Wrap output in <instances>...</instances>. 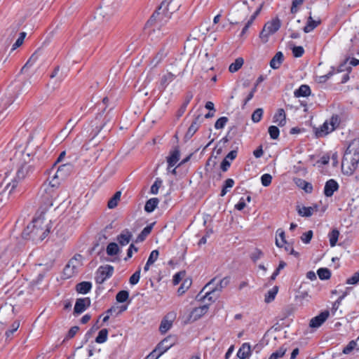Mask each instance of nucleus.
<instances>
[{
	"label": "nucleus",
	"mask_w": 359,
	"mask_h": 359,
	"mask_svg": "<svg viewBox=\"0 0 359 359\" xmlns=\"http://www.w3.org/2000/svg\"><path fill=\"white\" fill-rule=\"evenodd\" d=\"M251 355L250 345L248 343H244L237 352V356L240 359H246Z\"/></svg>",
	"instance_id": "5701e85b"
},
{
	"label": "nucleus",
	"mask_w": 359,
	"mask_h": 359,
	"mask_svg": "<svg viewBox=\"0 0 359 359\" xmlns=\"http://www.w3.org/2000/svg\"><path fill=\"white\" fill-rule=\"evenodd\" d=\"M159 255V252L157 250H154L149 255V257L147 259L149 264H154L158 259Z\"/></svg>",
	"instance_id": "680f3d73"
},
{
	"label": "nucleus",
	"mask_w": 359,
	"mask_h": 359,
	"mask_svg": "<svg viewBox=\"0 0 359 359\" xmlns=\"http://www.w3.org/2000/svg\"><path fill=\"white\" fill-rule=\"evenodd\" d=\"M243 65V60L241 57L237 58L234 62L229 65V70L230 72H237Z\"/></svg>",
	"instance_id": "ea45409f"
},
{
	"label": "nucleus",
	"mask_w": 359,
	"mask_h": 359,
	"mask_svg": "<svg viewBox=\"0 0 359 359\" xmlns=\"http://www.w3.org/2000/svg\"><path fill=\"white\" fill-rule=\"evenodd\" d=\"M347 61H348V59H346L341 64H340V65L338 67V68L337 69V73L344 72L346 70L350 71L351 67L350 66H348V67L347 66Z\"/></svg>",
	"instance_id": "338daca9"
},
{
	"label": "nucleus",
	"mask_w": 359,
	"mask_h": 359,
	"mask_svg": "<svg viewBox=\"0 0 359 359\" xmlns=\"http://www.w3.org/2000/svg\"><path fill=\"white\" fill-rule=\"evenodd\" d=\"M208 310V305L205 304L203 306H198L193 309L191 312L190 318H193L194 320H196L205 315Z\"/></svg>",
	"instance_id": "6ab92c4d"
},
{
	"label": "nucleus",
	"mask_w": 359,
	"mask_h": 359,
	"mask_svg": "<svg viewBox=\"0 0 359 359\" xmlns=\"http://www.w3.org/2000/svg\"><path fill=\"white\" fill-rule=\"evenodd\" d=\"M359 282V271L355 273L351 277L346 280V283L349 285H355Z\"/></svg>",
	"instance_id": "e2e57ef3"
},
{
	"label": "nucleus",
	"mask_w": 359,
	"mask_h": 359,
	"mask_svg": "<svg viewBox=\"0 0 359 359\" xmlns=\"http://www.w3.org/2000/svg\"><path fill=\"white\" fill-rule=\"evenodd\" d=\"M339 184L334 179H330L325 182L323 193L326 197H331L339 189Z\"/></svg>",
	"instance_id": "4468645a"
},
{
	"label": "nucleus",
	"mask_w": 359,
	"mask_h": 359,
	"mask_svg": "<svg viewBox=\"0 0 359 359\" xmlns=\"http://www.w3.org/2000/svg\"><path fill=\"white\" fill-rule=\"evenodd\" d=\"M91 288L92 284L88 281L79 283L76 286V291L80 294H87L90 291Z\"/></svg>",
	"instance_id": "bb28decb"
},
{
	"label": "nucleus",
	"mask_w": 359,
	"mask_h": 359,
	"mask_svg": "<svg viewBox=\"0 0 359 359\" xmlns=\"http://www.w3.org/2000/svg\"><path fill=\"white\" fill-rule=\"evenodd\" d=\"M276 233H278L279 238H276V245L278 248H282L285 244H287L285 232L282 229H278Z\"/></svg>",
	"instance_id": "c9c22d12"
},
{
	"label": "nucleus",
	"mask_w": 359,
	"mask_h": 359,
	"mask_svg": "<svg viewBox=\"0 0 359 359\" xmlns=\"http://www.w3.org/2000/svg\"><path fill=\"white\" fill-rule=\"evenodd\" d=\"M356 341L352 340L346 346H345L343 349V353L349 354L356 346Z\"/></svg>",
	"instance_id": "5fc2aeb1"
},
{
	"label": "nucleus",
	"mask_w": 359,
	"mask_h": 359,
	"mask_svg": "<svg viewBox=\"0 0 359 359\" xmlns=\"http://www.w3.org/2000/svg\"><path fill=\"white\" fill-rule=\"evenodd\" d=\"M192 97H193V95L191 93H189L187 95L185 101L184 102V103L181 106L180 109H179V111H178L179 116H182L184 113L186 108H187V105L189 104V102L191 101V100L192 99Z\"/></svg>",
	"instance_id": "a18cd8bd"
},
{
	"label": "nucleus",
	"mask_w": 359,
	"mask_h": 359,
	"mask_svg": "<svg viewBox=\"0 0 359 359\" xmlns=\"http://www.w3.org/2000/svg\"><path fill=\"white\" fill-rule=\"evenodd\" d=\"M317 274L320 280H328L331 277V271L327 268H320Z\"/></svg>",
	"instance_id": "e433bc0d"
},
{
	"label": "nucleus",
	"mask_w": 359,
	"mask_h": 359,
	"mask_svg": "<svg viewBox=\"0 0 359 359\" xmlns=\"http://www.w3.org/2000/svg\"><path fill=\"white\" fill-rule=\"evenodd\" d=\"M278 287L277 286H274L271 290H269L265 295L264 301L266 303H270L273 301L276 294L278 293Z\"/></svg>",
	"instance_id": "58836bf2"
},
{
	"label": "nucleus",
	"mask_w": 359,
	"mask_h": 359,
	"mask_svg": "<svg viewBox=\"0 0 359 359\" xmlns=\"http://www.w3.org/2000/svg\"><path fill=\"white\" fill-rule=\"evenodd\" d=\"M228 122V118L226 116L220 117L217 120V121L215 123V128L216 129H222L223 128L226 123Z\"/></svg>",
	"instance_id": "3c124183"
},
{
	"label": "nucleus",
	"mask_w": 359,
	"mask_h": 359,
	"mask_svg": "<svg viewBox=\"0 0 359 359\" xmlns=\"http://www.w3.org/2000/svg\"><path fill=\"white\" fill-rule=\"evenodd\" d=\"M263 116V109L262 108H258L254 111L252 114V120L254 123H258L262 119Z\"/></svg>",
	"instance_id": "de8ad7c7"
},
{
	"label": "nucleus",
	"mask_w": 359,
	"mask_h": 359,
	"mask_svg": "<svg viewBox=\"0 0 359 359\" xmlns=\"http://www.w3.org/2000/svg\"><path fill=\"white\" fill-rule=\"evenodd\" d=\"M22 162L17 171L15 178L8 184L7 188L11 187L10 192L14 190L18 184L22 182L26 177L29 176L34 169V163H32V159L29 154H22Z\"/></svg>",
	"instance_id": "7ed1b4c3"
},
{
	"label": "nucleus",
	"mask_w": 359,
	"mask_h": 359,
	"mask_svg": "<svg viewBox=\"0 0 359 359\" xmlns=\"http://www.w3.org/2000/svg\"><path fill=\"white\" fill-rule=\"evenodd\" d=\"M172 325V320H168L165 318L162 320V321L160 324L159 331L162 334H164L171 328Z\"/></svg>",
	"instance_id": "4c0bfd02"
},
{
	"label": "nucleus",
	"mask_w": 359,
	"mask_h": 359,
	"mask_svg": "<svg viewBox=\"0 0 359 359\" xmlns=\"http://www.w3.org/2000/svg\"><path fill=\"white\" fill-rule=\"evenodd\" d=\"M114 271V266L111 265L100 266L95 273L96 283L102 284L107 279L112 276Z\"/></svg>",
	"instance_id": "6e6552de"
},
{
	"label": "nucleus",
	"mask_w": 359,
	"mask_h": 359,
	"mask_svg": "<svg viewBox=\"0 0 359 359\" xmlns=\"http://www.w3.org/2000/svg\"><path fill=\"white\" fill-rule=\"evenodd\" d=\"M229 283H230V278L226 276V277H224V278L221 279L216 284L215 283V285H212V287L214 288V290H216L217 292H218L219 294V292L224 288L227 287V285L229 284Z\"/></svg>",
	"instance_id": "c756f323"
},
{
	"label": "nucleus",
	"mask_w": 359,
	"mask_h": 359,
	"mask_svg": "<svg viewBox=\"0 0 359 359\" xmlns=\"http://www.w3.org/2000/svg\"><path fill=\"white\" fill-rule=\"evenodd\" d=\"M216 279V278H212L205 285L202 292L206 289H208V290L205 292V295L201 298V299H208L210 303H212L218 298L219 294L217 292L216 290H214V288L212 287V285H215Z\"/></svg>",
	"instance_id": "1a4fd4ad"
},
{
	"label": "nucleus",
	"mask_w": 359,
	"mask_h": 359,
	"mask_svg": "<svg viewBox=\"0 0 359 359\" xmlns=\"http://www.w3.org/2000/svg\"><path fill=\"white\" fill-rule=\"evenodd\" d=\"M284 60V55L282 52L279 51L276 53L270 61V67L273 69H278Z\"/></svg>",
	"instance_id": "b1692460"
},
{
	"label": "nucleus",
	"mask_w": 359,
	"mask_h": 359,
	"mask_svg": "<svg viewBox=\"0 0 359 359\" xmlns=\"http://www.w3.org/2000/svg\"><path fill=\"white\" fill-rule=\"evenodd\" d=\"M359 163V149L352 147L349 144L346 149L342 161L341 170L344 175H351L358 168Z\"/></svg>",
	"instance_id": "f03ea898"
},
{
	"label": "nucleus",
	"mask_w": 359,
	"mask_h": 359,
	"mask_svg": "<svg viewBox=\"0 0 359 359\" xmlns=\"http://www.w3.org/2000/svg\"><path fill=\"white\" fill-rule=\"evenodd\" d=\"M273 122L279 126H284L286 123V115L283 109H278L273 118Z\"/></svg>",
	"instance_id": "4be33fe9"
},
{
	"label": "nucleus",
	"mask_w": 359,
	"mask_h": 359,
	"mask_svg": "<svg viewBox=\"0 0 359 359\" xmlns=\"http://www.w3.org/2000/svg\"><path fill=\"white\" fill-rule=\"evenodd\" d=\"M83 257L79 255H75L69 259L63 270V274L65 278H70L78 273L79 269L82 266Z\"/></svg>",
	"instance_id": "423d86ee"
},
{
	"label": "nucleus",
	"mask_w": 359,
	"mask_h": 359,
	"mask_svg": "<svg viewBox=\"0 0 359 359\" xmlns=\"http://www.w3.org/2000/svg\"><path fill=\"white\" fill-rule=\"evenodd\" d=\"M67 76V71L60 69V66H56L50 74V79L56 78L55 81L60 84Z\"/></svg>",
	"instance_id": "aec40b11"
},
{
	"label": "nucleus",
	"mask_w": 359,
	"mask_h": 359,
	"mask_svg": "<svg viewBox=\"0 0 359 359\" xmlns=\"http://www.w3.org/2000/svg\"><path fill=\"white\" fill-rule=\"evenodd\" d=\"M50 232V226L46 222L43 217L33 219L22 231V236L25 239H31L37 243L42 241Z\"/></svg>",
	"instance_id": "f257e3e1"
},
{
	"label": "nucleus",
	"mask_w": 359,
	"mask_h": 359,
	"mask_svg": "<svg viewBox=\"0 0 359 359\" xmlns=\"http://www.w3.org/2000/svg\"><path fill=\"white\" fill-rule=\"evenodd\" d=\"M129 297V292L126 290H121L116 294V299L119 303L125 302Z\"/></svg>",
	"instance_id": "c03bdc74"
},
{
	"label": "nucleus",
	"mask_w": 359,
	"mask_h": 359,
	"mask_svg": "<svg viewBox=\"0 0 359 359\" xmlns=\"http://www.w3.org/2000/svg\"><path fill=\"white\" fill-rule=\"evenodd\" d=\"M38 60V54L36 52L33 53L32 56L29 57L28 61L25 63V65L22 68V70H24L25 69L29 68L32 67L36 61Z\"/></svg>",
	"instance_id": "8fccbe9b"
},
{
	"label": "nucleus",
	"mask_w": 359,
	"mask_h": 359,
	"mask_svg": "<svg viewBox=\"0 0 359 359\" xmlns=\"http://www.w3.org/2000/svg\"><path fill=\"white\" fill-rule=\"evenodd\" d=\"M304 0H292L290 11L292 13H296L298 11L297 6L302 5Z\"/></svg>",
	"instance_id": "69168bd1"
},
{
	"label": "nucleus",
	"mask_w": 359,
	"mask_h": 359,
	"mask_svg": "<svg viewBox=\"0 0 359 359\" xmlns=\"http://www.w3.org/2000/svg\"><path fill=\"white\" fill-rule=\"evenodd\" d=\"M329 316L330 312L327 310L321 312L319 315L311 320L309 323L310 327L313 328L319 327L327 319Z\"/></svg>",
	"instance_id": "f8f14e48"
},
{
	"label": "nucleus",
	"mask_w": 359,
	"mask_h": 359,
	"mask_svg": "<svg viewBox=\"0 0 359 359\" xmlns=\"http://www.w3.org/2000/svg\"><path fill=\"white\" fill-rule=\"evenodd\" d=\"M25 36H26V33L25 32H21L20 34V36L18 37V39L13 43V47H12V50H15L17 48L20 47L23 43V41H24V39H25Z\"/></svg>",
	"instance_id": "603ef678"
},
{
	"label": "nucleus",
	"mask_w": 359,
	"mask_h": 359,
	"mask_svg": "<svg viewBox=\"0 0 359 359\" xmlns=\"http://www.w3.org/2000/svg\"><path fill=\"white\" fill-rule=\"evenodd\" d=\"M73 170V165L71 163L62 164L57 168L55 174V178H58L60 180L66 179Z\"/></svg>",
	"instance_id": "9d476101"
},
{
	"label": "nucleus",
	"mask_w": 359,
	"mask_h": 359,
	"mask_svg": "<svg viewBox=\"0 0 359 359\" xmlns=\"http://www.w3.org/2000/svg\"><path fill=\"white\" fill-rule=\"evenodd\" d=\"M180 158V152L178 148H175L170 153V156L167 158V162L168 164V169L173 167L179 161Z\"/></svg>",
	"instance_id": "a211bd4d"
},
{
	"label": "nucleus",
	"mask_w": 359,
	"mask_h": 359,
	"mask_svg": "<svg viewBox=\"0 0 359 359\" xmlns=\"http://www.w3.org/2000/svg\"><path fill=\"white\" fill-rule=\"evenodd\" d=\"M262 6H263V4H261L259 6V7L256 9L255 13L251 15L250 20H248V21L247 22V23L245 24V25L244 26V27L243 28V29L241 31V36L244 35L247 32L248 28L252 24L253 21L256 19L257 15L259 14L262 8Z\"/></svg>",
	"instance_id": "a878e982"
},
{
	"label": "nucleus",
	"mask_w": 359,
	"mask_h": 359,
	"mask_svg": "<svg viewBox=\"0 0 359 359\" xmlns=\"http://www.w3.org/2000/svg\"><path fill=\"white\" fill-rule=\"evenodd\" d=\"M191 285V281L186 280L183 282V283L178 288L177 292L179 294H182L185 292V291Z\"/></svg>",
	"instance_id": "052dcab7"
},
{
	"label": "nucleus",
	"mask_w": 359,
	"mask_h": 359,
	"mask_svg": "<svg viewBox=\"0 0 359 359\" xmlns=\"http://www.w3.org/2000/svg\"><path fill=\"white\" fill-rule=\"evenodd\" d=\"M334 67H332V70L330 71L327 74L320 76L319 77V81L320 82H325L327 79H329L334 73Z\"/></svg>",
	"instance_id": "774afa93"
},
{
	"label": "nucleus",
	"mask_w": 359,
	"mask_h": 359,
	"mask_svg": "<svg viewBox=\"0 0 359 359\" xmlns=\"http://www.w3.org/2000/svg\"><path fill=\"white\" fill-rule=\"evenodd\" d=\"M321 21L320 20H313L310 15L307 19L306 25L304 27L303 30L305 33H309L312 32L316 27H317Z\"/></svg>",
	"instance_id": "393cba45"
},
{
	"label": "nucleus",
	"mask_w": 359,
	"mask_h": 359,
	"mask_svg": "<svg viewBox=\"0 0 359 359\" xmlns=\"http://www.w3.org/2000/svg\"><path fill=\"white\" fill-rule=\"evenodd\" d=\"M312 237L313 231L311 230H309L302 235L301 240L302 241L303 243L307 244L310 243Z\"/></svg>",
	"instance_id": "864d4df0"
},
{
	"label": "nucleus",
	"mask_w": 359,
	"mask_h": 359,
	"mask_svg": "<svg viewBox=\"0 0 359 359\" xmlns=\"http://www.w3.org/2000/svg\"><path fill=\"white\" fill-rule=\"evenodd\" d=\"M175 344V341L171 336L165 337L162 340L156 347V351H158L159 355L163 354L169 348Z\"/></svg>",
	"instance_id": "ddd939ff"
},
{
	"label": "nucleus",
	"mask_w": 359,
	"mask_h": 359,
	"mask_svg": "<svg viewBox=\"0 0 359 359\" xmlns=\"http://www.w3.org/2000/svg\"><path fill=\"white\" fill-rule=\"evenodd\" d=\"M162 181L159 179H156L154 183L151 187V193L152 194H157L158 192V189L161 186Z\"/></svg>",
	"instance_id": "13d9d810"
},
{
	"label": "nucleus",
	"mask_w": 359,
	"mask_h": 359,
	"mask_svg": "<svg viewBox=\"0 0 359 359\" xmlns=\"http://www.w3.org/2000/svg\"><path fill=\"white\" fill-rule=\"evenodd\" d=\"M304 53V50L302 46H294L292 48V54L296 57H302Z\"/></svg>",
	"instance_id": "0e129e2a"
},
{
	"label": "nucleus",
	"mask_w": 359,
	"mask_h": 359,
	"mask_svg": "<svg viewBox=\"0 0 359 359\" xmlns=\"http://www.w3.org/2000/svg\"><path fill=\"white\" fill-rule=\"evenodd\" d=\"M269 134L270 137L272 140H276L279 137L280 130L278 127L275 126H271L268 129Z\"/></svg>",
	"instance_id": "49530a36"
},
{
	"label": "nucleus",
	"mask_w": 359,
	"mask_h": 359,
	"mask_svg": "<svg viewBox=\"0 0 359 359\" xmlns=\"http://www.w3.org/2000/svg\"><path fill=\"white\" fill-rule=\"evenodd\" d=\"M318 209V206L315 205L313 207H306L302 206L300 207L298 205L297 207L298 214L302 217H311L314 212H317Z\"/></svg>",
	"instance_id": "f3484780"
},
{
	"label": "nucleus",
	"mask_w": 359,
	"mask_h": 359,
	"mask_svg": "<svg viewBox=\"0 0 359 359\" xmlns=\"http://www.w3.org/2000/svg\"><path fill=\"white\" fill-rule=\"evenodd\" d=\"M172 0H163L158 9L152 14L149 20L147 21L148 25H152L157 20L162 21L164 18H169L168 14L172 13L177 10L180 6L172 7L171 3Z\"/></svg>",
	"instance_id": "20e7f679"
},
{
	"label": "nucleus",
	"mask_w": 359,
	"mask_h": 359,
	"mask_svg": "<svg viewBox=\"0 0 359 359\" xmlns=\"http://www.w3.org/2000/svg\"><path fill=\"white\" fill-rule=\"evenodd\" d=\"M203 121V118L201 115L197 116L191 123V126L188 128L186 136L192 137L194 133L198 130L201 123Z\"/></svg>",
	"instance_id": "412c9836"
},
{
	"label": "nucleus",
	"mask_w": 359,
	"mask_h": 359,
	"mask_svg": "<svg viewBox=\"0 0 359 359\" xmlns=\"http://www.w3.org/2000/svg\"><path fill=\"white\" fill-rule=\"evenodd\" d=\"M334 130L333 127H330L328 121H326L322 126L314 128L315 135L316 137H323Z\"/></svg>",
	"instance_id": "2eb2a0df"
},
{
	"label": "nucleus",
	"mask_w": 359,
	"mask_h": 359,
	"mask_svg": "<svg viewBox=\"0 0 359 359\" xmlns=\"http://www.w3.org/2000/svg\"><path fill=\"white\" fill-rule=\"evenodd\" d=\"M40 198L44 206L47 209L53 205V201L57 197L58 194L56 190L53 189L50 184H43L39 191Z\"/></svg>",
	"instance_id": "39448f33"
},
{
	"label": "nucleus",
	"mask_w": 359,
	"mask_h": 359,
	"mask_svg": "<svg viewBox=\"0 0 359 359\" xmlns=\"http://www.w3.org/2000/svg\"><path fill=\"white\" fill-rule=\"evenodd\" d=\"M299 186L306 192L311 193L313 191V186L311 183L306 182L305 180H301Z\"/></svg>",
	"instance_id": "bf43d9fd"
},
{
	"label": "nucleus",
	"mask_w": 359,
	"mask_h": 359,
	"mask_svg": "<svg viewBox=\"0 0 359 359\" xmlns=\"http://www.w3.org/2000/svg\"><path fill=\"white\" fill-rule=\"evenodd\" d=\"M106 252L108 255L114 256L120 252V249L117 243H110L107 246Z\"/></svg>",
	"instance_id": "473e14b6"
},
{
	"label": "nucleus",
	"mask_w": 359,
	"mask_h": 359,
	"mask_svg": "<svg viewBox=\"0 0 359 359\" xmlns=\"http://www.w3.org/2000/svg\"><path fill=\"white\" fill-rule=\"evenodd\" d=\"M140 271L141 268L139 267L138 269L130 276L129 279V283L131 285H134L137 284L140 278Z\"/></svg>",
	"instance_id": "09e8293b"
},
{
	"label": "nucleus",
	"mask_w": 359,
	"mask_h": 359,
	"mask_svg": "<svg viewBox=\"0 0 359 359\" xmlns=\"http://www.w3.org/2000/svg\"><path fill=\"white\" fill-rule=\"evenodd\" d=\"M263 256V252L259 249H255V250L251 253L250 258L254 262H256L258 259H259Z\"/></svg>",
	"instance_id": "6e6d98bb"
},
{
	"label": "nucleus",
	"mask_w": 359,
	"mask_h": 359,
	"mask_svg": "<svg viewBox=\"0 0 359 359\" xmlns=\"http://www.w3.org/2000/svg\"><path fill=\"white\" fill-rule=\"evenodd\" d=\"M121 191H116L114 194V196L109 199V201H108V203H107V207L109 209H113L117 206L118 202L119 201L120 198H121Z\"/></svg>",
	"instance_id": "f704fd0d"
},
{
	"label": "nucleus",
	"mask_w": 359,
	"mask_h": 359,
	"mask_svg": "<svg viewBox=\"0 0 359 359\" xmlns=\"http://www.w3.org/2000/svg\"><path fill=\"white\" fill-rule=\"evenodd\" d=\"M166 56V53H165L164 50H161L156 56L153 58L151 61V64H153V66L155 67H156Z\"/></svg>",
	"instance_id": "79ce46f5"
},
{
	"label": "nucleus",
	"mask_w": 359,
	"mask_h": 359,
	"mask_svg": "<svg viewBox=\"0 0 359 359\" xmlns=\"http://www.w3.org/2000/svg\"><path fill=\"white\" fill-rule=\"evenodd\" d=\"M108 330L106 328L101 330L97 337L95 338V342L98 344H102L107 340Z\"/></svg>",
	"instance_id": "a19ab883"
},
{
	"label": "nucleus",
	"mask_w": 359,
	"mask_h": 359,
	"mask_svg": "<svg viewBox=\"0 0 359 359\" xmlns=\"http://www.w3.org/2000/svg\"><path fill=\"white\" fill-rule=\"evenodd\" d=\"M19 327H20V321L19 320L14 321L11 326V329L8 330L5 333L6 339L11 337V336L13 334V333L15 331H17V330L19 328Z\"/></svg>",
	"instance_id": "37998d69"
},
{
	"label": "nucleus",
	"mask_w": 359,
	"mask_h": 359,
	"mask_svg": "<svg viewBox=\"0 0 359 359\" xmlns=\"http://www.w3.org/2000/svg\"><path fill=\"white\" fill-rule=\"evenodd\" d=\"M158 199L157 198H152L149 199L144 205V210L147 212H153L158 204Z\"/></svg>",
	"instance_id": "2f4dec72"
},
{
	"label": "nucleus",
	"mask_w": 359,
	"mask_h": 359,
	"mask_svg": "<svg viewBox=\"0 0 359 359\" xmlns=\"http://www.w3.org/2000/svg\"><path fill=\"white\" fill-rule=\"evenodd\" d=\"M280 27V21L276 18L270 22H268L264 26L259 36L264 42L268 41V37L276 32Z\"/></svg>",
	"instance_id": "0eeeda50"
},
{
	"label": "nucleus",
	"mask_w": 359,
	"mask_h": 359,
	"mask_svg": "<svg viewBox=\"0 0 359 359\" xmlns=\"http://www.w3.org/2000/svg\"><path fill=\"white\" fill-rule=\"evenodd\" d=\"M272 177L270 174H264L261 177V182L264 187H268L271 184Z\"/></svg>",
	"instance_id": "4d7b16f0"
},
{
	"label": "nucleus",
	"mask_w": 359,
	"mask_h": 359,
	"mask_svg": "<svg viewBox=\"0 0 359 359\" xmlns=\"http://www.w3.org/2000/svg\"><path fill=\"white\" fill-rule=\"evenodd\" d=\"M339 231L337 229H332L328 234L329 241L331 247H334L337 243Z\"/></svg>",
	"instance_id": "72a5a7b5"
},
{
	"label": "nucleus",
	"mask_w": 359,
	"mask_h": 359,
	"mask_svg": "<svg viewBox=\"0 0 359 359\" xmlns=\"http://www.w3.org/2000/svg\"><path fill=\"white\" fill-rule=\"evenodd\" d=\"M90 305V299L88 297L77 299L74 305V313L80 314Z\"/></svg>",
	"instance_id": "9b49d317"
},
{
	"label": "nucleus",
	"mask_w": 359,
	"mask_h": 359,
	"mask_svg": "<svg viewBox=\"0 0 359 359\" xmlns=\"http://www.w3.org/2000/svg\"><path fill=\"white\" fill-rule=\"evenodd\" d=\"M311 94V88L308 85H302L294 92V97H307Z\"/></svg>",
	"instance_id": "cd10ccee"
},
{
	"label": "nucleus",
	"mask_w": 359,
	"mask_h": 359,
	"mask_svg": "<svg viewBox=\"0 0 359 359\" xmlns=\"http://www.w3.org/2000/svg\"><path fill=\"white\" fill-rule=\"evenodd\" d=\"M133 233L128 229H126L121 231V233L117 236L116 241L118 243L122 245H128L131 241Z\"/></svg>",
	"instance_id": "dca6fc26"
},
{
	"label": "nucleus",
	"mask_w": 359,
	"mask_h": 359,
	"mask_svg": "<svg viewBox=\"0 0 359 359\" xmlns=\"http://www.w3.org/2000/svg\"><path fill=\"white\" fill-rule=\"evenodd\" d=\"M154 224L153 223L145 226L140 232V233L137 236L135 242L137 243L144 241L147 236L151 233Z\"/></svg>",
	"instance_id": "7c9ffc66"
},
{
	"label": "nucleus",
	"mask_w": 359,
	"mask_h": 359,
	"mask_svg": "<svg viewBox=\"0 0 359 359\" xmlns=\"http://www.w3.org/2000/svg\"><path fill=\"white\" fill-rule=\"evenodd\" d=\"M176 76L171 72H168L167 74H164L161 79V87L163 90H164L170 83H171L175 79Z\"/></svg>",
	"instance_id": "c85d7f7f"
}]
</instances>
